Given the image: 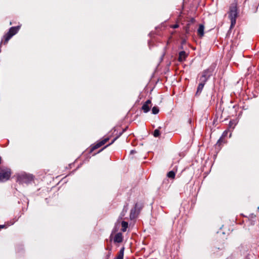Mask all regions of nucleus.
<instances>
[{"label":"nucleus","instance_id":"9d476101","mask_svg":"<svg viewBox=\"0 0 259 259\" xmlns=\"http://www.w3.org/2000/svg\"><path fill=\"white\" fill-rule=\"evenodd\" d=\"M227 142V141L224 139H223L222 136L218 141L217 144L215 145V148L216 150H220L222 148V147L224 144H225Z\"/></svg>","mask_w":259,"mask_h":259},{"label":"nucleus","instance_id":"c756f323","mask_svg":"<svg viewBox=\"0 0 259 259\" xmlns=\"http://www.w3.org/2000/svg\"><path fill=\"white\" fill-rule=\"evenodd\" d=\"M5 227V225H0V229L4 228Z\"/></svg>","mask_w":259,"mask_h":259},{"label":"nucleus","instance_id":"6e6552de","mask_svg":"<svg viewBox=\"0 0 259 259\" xmlns=\"http://www.w3.org/2000/svg\"><path fill=\"white\" fill-rule=\"evenodd\" d=\"M152 107V102L151 100H147L146 102L144 103L141 107V109L143 110V112L147 113L149 112Z\"/></svg>","mask_w":259,"mask_h":259},{"label":"nucleus","instance_id":"a211bd4d","mask_svg":"<svg viewBox=\"0 0 259 259\" xmlns=\"http://www.w3.org/2000/svg\"><path fill=\"white\" fill-rule=\"evenodd\" d=\"M128 210V204L124 205L123 208V210L120 213V218L122 219L123 217H124L125 213L127 212Z\"/></svg>","mask_w":259,"mask_h":259},{"label":"nucleus","instance_id":"9b49d317","mask_svg":"<svg viewBox=\"0 0 259 259\" xmlns=\"http://www.w3.org/2000/svg\"><path fill=\"white\" fill-rule=\"evenodd\" d=\"M188 54L186 53V51H180L179 53V57L178 60L180 62H183V61H185L187 57H188Z\"/></svg>","mask_w":259,"mask_h":259},{"label":"nucleus","instance_id":"7ed1b4c3","mask_svg":"<svg viewBox=\"0 0 259 259\" xmlns=\"http://www.w3.org/2000/svg\"><path fill=\"white\" fill-rule=\"evenodd\" d=\"M144 207V204L142 202H136L134 208H132L130 212V219L131 220H134L137 218L141 210Z\"/></svg>","mask_w":259,"mask_h":259},{"label":"nucleus","instance_id":"72a5a7b5","mask_svg":"<svg viewBox=\"0 0 259 259\" xmlns=\"http://www.w3.org/2000/svg\"><path fill=\"white\" fill-rule=\"evenodd\" d=\"M181 49H183V45H181V47H180Z\"/></svg>","mask_w":259,"mask_h":259},{"label":"nucleus","instance_id":"423d86ee","mask_svg":"<svg viewBox=\"0 0 259 259\" xmlns=\"http://www.w3.org/2000/svg\"><path fill=\"white\" fill-rule=\"evenodd\" d=\"M17 179L20 183H27L32 180L33 177L31 175L22 173L18 175Z\"/></svg>","mask_w":259,"mask_h":259},{"label":"nucleus","instance_id":"2eb2a0df","mask_svg":"<svg viewBox=\"0 0 259 259\" xmlns=\"http://www.w3.org/2000/svg\"><path fill=\"white\" fill-rule=\"evenodd\" d=\"M121 230L123 232H125L126 231L127 228L128 227V223L127 222L123 221L121 223Z\"/></svg>","mask_w":259,"mask_h":259},{"label":"nucleus","instance_id":"a878e982","mask_svg":"<svg viewBox=\"0 0 259 259\" xmlns=\"http://www.w3.org/2000/svg\"><path fill=\"white\" fill-rule=\"evenodd\" d=\"M169 183V180L167 179V178H165L162 182V185H164V184H168Z\"/></svg>","mask_w":259,"mask_h":259},{"label":"nucleus","instance_id":"7c9ffc66","mask_svg":"<svg viewBox=\"0 0 259 259\" xmlns=\"http://www.w3.org/2000/svg\"><path fill=\"white\" fill-rule=\"evenodd\" d=\"M111 247H107V248H106V249L107 250H108L109 251H110V248Z\"/></svg>","mask_w":259,"mask_h":259},{"label":"nucleus","instance_id":"bb28decb","mask_svg":"<svg viewBox=\"0 0 259 259\" xmlns=\"http://www.w3.org/2000/svg\"><path fill=\"white\" fill-rule=\"evenodd\" d=\"M179 25L178 23H176V24H175V25H172V26H171V27L172 28H175H175H178L179 27Z\"/></svg>","mask_w":259,"mask_h":259},{"label":"nucleus","instance_id":"0eeeda50","mask_svg":"<svg viewBox=\"0 0 259 259\" xmlns=\"http://www.w3.org/2000/svg\"><path fill=\"white\" fill-rule=\"evenodd\" d=\"M19 28L20 26L11 27L9 32L4 36L5 42L7 43L14 35L17 33Z\"/></svg>","mask_w":259,"mask_h":259},{"label":"nucleus","instance_id":"ddd939ff","mask_svg":"<svg viewBox=\"0 0 259 259\" xmlns=\"http://www.w3.org/2000/svg\"><path fill=\"white\" fill-rule=\"evenodd\" d=\"M204 25L200 24L199 25L198 30H197V34L199 37L201 38L204 36Z\"/></svg>","mask_w":259,"mask_h":259},{"label":"nucleus","instance_id":"412c9836","mask_svg":"<svg viewBox=\"0 0 259 259\" xmlns=\"http://www.w3.org/2000/svg\"><path fill=\"white\" fill-rule=\"evenodd\" d=\"M159 112V109L157 106H154L152 108V112L153 114H157Z\"/></svg>","mask_w":259,"mask_h":259},{"label":"nucleus","instance_id":"b1692460","mask_svg":"<svg viewBox=\"0 0 259 259\" xmlns=\"http://www.w3.org/2000/svg\"><path fill=\"white\" fill-rule=\"evenodd\" d=\"M111 251H112V247L110 248V251L108 252V253L106 255L105 259H109L110 257L111 256Z\"/></svg>","mask_w":259,"mask_h":259},{"label":"nucleus","instance_id":"20e7f679","mask_svg":"<svg viewBox=\"0 0 259 259\" xmlns=\"http://www.w3.org/2000/svg\"><path fill=\"white\" fill-rule=\"evenodd\" d=\"M109 140V138H105L104 139L99 141L97 143L94 144L90 146L89 149V153H92L95 150L100 148V147L104 145Z\"/></svg>","mask_w":259,"mask_h":259},{"label":"nucleus","instance_id":"1a4fd4ad","mask_svg":"<svg viewBox=\"0 0 259 259\" xmlns=\"http://www.w3.org/2000/svg\"><path fill=\"white\" fill-rule=\"evenodd\" d=\"M127 128V127H126L125 128H124L122 132H121L117 136H116L115 138H114L113 139V140H112V141L110 143L108 144L107 145L105 146V147H103V148H102V149H100L99 150V151L96 153H94V154H93V155H95L96 154H97V153H99L100 152L102 151V150H103V149H105L107 148V147L109 146H110L111 145V144H112L113 143L115 142V141L117 140V139L120 137L122 134H123V132H124L125 131H126V128Z\"/></svg>","mask_w":259,"mask_h":259},{"label":"nucleus","instance_id":"dca6fc26","mask_svg":"<svg viewBox=\"0 0 259 259\" xmlns=\"http://www.w3.org/2000/svg\"><path fill=\"white\" fill-rule=\"evenodd\" d=\"M125 248L124 247L120 248V250L117 253V255L114 259H123V254Z\"/></svg>","mask_w":259,"mask_h":259},{"label":"nucleus","instance_id":"39448f33","mask_svg":"<svg viewBox=\"0 0 259 259\" xmlns=\"http://www.w3.org/2000/svg\"><path fill=\"white\" fill-rule=\"evenodd\" d=\"M11 172L8 168H3L0 170V182H5L9 179Z\"/></svg>","mask_w":259,"mask_h":259},{"label":"nucleus","instance_id":"4be33fe9","mask_svg":"<svg viewBox=\"0 0 259 259\" xmlns=\"http://www.w3.org/2000/svg\"><path fill=\"white\" fill-rule=\"evenodd\" d=\"M183 19V12L182 11H181L180 14L179 15V16L177 17V22H180L182 21Z\"/></svg>","mask_w":259,"mask_h":259},{"label":"nucleus","instance_id":"aec40b11","mask_svg":"<svg viewBox=\"0 0 259 259\" xmlns=\"http://www.w3.org/2000/svg\"><path fill=\"white\" fill-rule=\"evenodd\" d=\"M167 176L168 178L174 179L175 178V172L174 171H169L167 174Z\"/></svg>","mask_w":259,"mask_h":259},{"label":"nucleus","instance_id":"6ab92c4d","mask_svg":"<svg viewBox=\"0 0 259 259\" xmlns=\"http://www.w3.org/2000/svg\"><path fill=\"white\" fill-rule=\"evenodd\" d=\"M161 128V127H159L154 131L153 135L154 137H159L160 135V130Z\"/></svg>","mask_w":259,"mask_h":259},{"label":"nucleus","instance_id":"f3484780","mask_svg":"<svg viewBox=\"0 0 259 259\" xmlns=\"http://www.w3.org/2000/svg\"><path fill=\"white\" fill-rule=\"evenodd\" d=\"M191 25L190 23L187 22L185 26L184 27V29L185 31V35L189 34L191 31Z\"/></svg>","mask_w":259,"mask_h":259},{"label":"nucleus","instance_id":"f704fd0d","mask_svg":"<svg viewBox=\"0 0 259 259\" xmlns=\"http://www.w3.org/2000/svg\"><path fill=\"white\" fill-rule=\"evenodd\" d=\"M131 153H134L133 151H131Z\"/></svg>","mask_w":259,"mask_h":259},{"label":"nucleus","instance_id":"393cba45","mask_svg":"<svg viewBox=\"0 0 259 259\" xmlns=\"http://www.w3.org/2000/svg\"><path fill=\"white\" fill-rule=\"evenodd\" d=\"M228 130H226L223 132V134L222 135V137L224 138V139H225V137H227L228 134Z\"/></svg>","mask_w":259,"mask_h":259},{"label":"nucleus","instance_id":"2f4dec72","mask_svg":"<svg viewBox=\"0 0 259 259\" xmlns=\"http://www.w3.org/2000/svg\"><path fill=\"white\" fill-rule=\"evenodd\" d=\"M112 234H111V235H110V240H112V239H111V237H112Z\"/></svg>","mask_w":259,"mask_h":259},{"label":"nucleus","instance_id":"473e14b6","mask_svg":"<svg viewBox=\"0 0 259 259\" xmlns=\"http://www.w3.org/2000/svg\"><path fill=\"white\" fill-rule=\"evenodd\" d=\"M184 5V3L183 2V5H182V8H183Z\"/></svg>","mask_w":259,"mask_h":259},{"label":"nucleus","instance_id":"f8f14e48","mask_svg":"<svg viewBox=\"0 0 259 259\" xmlns=\"http://www.w3.org/2000/svg\"><path fill=\"white\" fill-rule=\"evenodd\" d=\"M123 240V236L121 232L116 233L113 238V241L115 243H121Z\"/></svg>","mask_w":259,"mask_h":259},{"label":"nucleus","instance_id":"f257e3e1","mask_svg":"<svg viewBox=\"0 0 259 259\" xmlns=\"http://www.w3.org/2000/svg\"><path fill=\"white\" fill-rule=\"evenodd\" d=\"M213 69L211 68H208L203 70L202 72V75L200 78V82L198 85L197 91L195 93V96H198L200 95L202 91L204 88V86L206 83V82L208 81L209 78L212 75Z\"/></svg>","mask_w":259,"mask_h":259},{"label":"nucleus","instance_id":"5701e85b","mask_svg":"<svg viewBox=\"0 0 259 259\" xmlns=\"http://www.w3.org/2000/svg\"><path fill=\"white\" fill-rule=\"evenodd\" d=\"M196 22V20L194 17H191L189 20H187V22L190 23V25L191 24H193Z\"/></svg>","mask_w":259,"mask_h":259},{"label":"nucleus","instance_id":"cd10ccee","mask_svg":"<svg viewBox=\"0 0 259 259\" xmlns=\"http://www.w3.org/2000/svg\"><path fill=\"white\" fill-rule=\"evenodd\" d=\"M185 43H186V40H185V39L183 40L182 41V42H181L182 45L185 44Z\"/></svg>","mask_w":259,"mask_h":259},{"label":"nucleus","instance_id":"f03ea898","mask_svg":"<svg viewBox=\"0 0 259 259\" xmlns=\"http://www.w3.org/2000/svg\"><path fill=\"white\" fill-rule=\"evenodd\" d=\"M239 11L237 3H232L229 8V18L231 21L230 30L234 28L236 23L237 18L238 16Z\"/></svg>","mask_w":259,"mask_h":259},{"label":"nucleus","instance_id":"4468645a","mask_svg":"<svg viewBox=\"0 0 259 259\" xmlns=\"http://www.w3.org/2000/svg\"><path fill=\"white\" fill-rule=\"evenodd\" d=\"M237 124V121L235 119H232L229 122L228 131H232L234 130L235 125Z\"/></svg>","mask_w":259,"mask_h":259},{"label":"nucleus","instance_id":"c85d7f7f","mask_svg":"<svg viewBox=\"0 0 259 259\" xmlns=\"http://www.w3.org/2000/svg\"><path fill=\"white\" fill-rule=\"evenodd\" d=\"M233 108H235V109L236 110L237 108H238V106L234 105L233 106Z\"/></svg>","mask_w":259,"mask_h":259}]
</instances>
